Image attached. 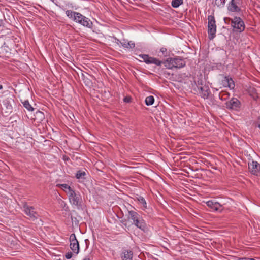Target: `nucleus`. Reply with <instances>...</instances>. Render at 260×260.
Listing matches in <instances>:
<instances>
[{
  "label": "nucleus",
  "instance_id": "obj_13",
  "mask_svg": "<svg viewBox=\"0 0 260 260\" xmlns=\"http://www.w3.org/2000/svg\"><path fill=\"white\" fill-rule=\"evenodd\" d=\"M173 66L175 68H181L186 64L185 61L181 57H177L173 58Z\"/></svg>",
  "mask_w": 260,
  "mask_h": 260
},
{
  "label": "nucleus",
  "instance_id": "obj_23",
  "mask_svg": "<svg viewBox=\"0 0 260 260\" xmlns=\"http://www.w3.org/2000/svg\"><path fill=\"white\" fill-rule=\"evenodd\" d=\"M226 0H213L215 5L218 7H223L225 3Z\"/></svg>",
  "mask_w": 260,
  "mask_h": 260
},
{
  "label": "nucleus",
  "instance_id": "obj_11",
  "mask_svg": "<svg viewBox=\"0 0 260 260\" xmlns=\"http://www.w3.org/2000/svg\"><path fill=\"white\" fill-rule=\"evenodd\" d=\"M240 105V101L235 98H232L229 101L226 103V107L229 109H236Z\"/></svg>",
  "mask_w": 260,
  "mask_h": 260
},
{
  "label": "nucleus",
  "instance_id": "obj_24",
  "mask_svg": "<svg viewBox=\"0 0 260 260\" xmlns=\"http://www.w3.org/2000/svg\"><path fill=\"white\" fill-rule=\"evenodd\" d=\"M183 4V0H172L171 4L173 7L178 8Z\"/></svg>",
  "mask_w": 260,
  "mask_h": 260
},
{
  "label": "nucleus",
  "instance_id": "obj_1",
  "mask_svg": "<svg viewBox=\"0 0 260 260\" xmlns=\"http://www.w3.org/2000/svg\"><path fill=\"white\" fill-rule=\"evenodd\" d=\"M139 57L147 64H154L159 66L163 63L167 69H172L174 68L173 58H169L163 62L162 61L156 58L150 57L147 54H141L139 55Z\"/></svg>",
  "mask_w": 260,
  "mask_h": 260
},
{
  "label": "nucleus",
  "instance_id": "obj_20",
  "mask_svg": "<svg viewBox=\"0 0 260 260\" xmlns=\"http://www.w3.org/2000/svg\"><path fill=\"white\" fill-rule=\"evenodd\" d=\"M138 201L140 205H141L142 210H145L147 208V203L145 199L142 196H139L137 198Z\"/></svg>",
  "mask_w": 260,
  "mask_h": 260
},
{
  "label": "nucleus",
  "instance_id": "obj_18",
  "mask_svg": "<svg viewBox=\"0 0 260 260\" xmlns=\"http://www.w3.org/2000/svg\"><path fill=\"white\" fill-rule=\"evenodd\" d=\"M57 186L62 189L67 193V196L74 190L67 184H57Z\"/></svg>",
  "mask_w": 260,
  "mask_h": 260
},
{
  "label": "nucleus",
  "instance_id": "obj_25",
  "mask_svg": "<svg viewBox=\"0 0 260 260\" xmlns=\"http://www.w3.org/2000/svg\"><path fill=\"white\" fill-rule=\"evenodd\" d=\"M85 175L86 173L85 171L80 170L77 172L76 177L77 179H84Z\"/></svg>",
  "mask_w": 260,
  "mask_h": 260
},
{
  "label": "nucleus",
  "instance_id": "obj_26",
  "mask_svg": "<svg viewBox=\"0 0 260 260\" xmlns=\"http://www.w3.org/2000/svg\"><path fill=\"white\" fill-rule=\"evenodd\" d=\"M160 52L162 53V55L164 56H167L168 55L167 49L165 47L161 48L160 49Z\"/></svg>",
  "mask_w": 260,
  "mask_h": 260
},
{
  "label": "nucleus",
  "instance_id": "obj_8",
  "mask_svg": "<svg viewBox=\"0 0 260 260\" xmlns=\"http://www.w3.org/2000/svg\"><path fill=\"white\" fill-rule=\"evenodd\" d=\"M23 211L31 219L33 220L37 219L39 215L38 213L35 211L34 207L28 206L26 204L23 206Z\"/></svg>",
  "mask_w": 260,
  "mask_h": 260
},
{
  "label": "nucleus",
  "instance_id": "obj_16",
  "mask_svg": "<svg viewBox=\"0 0 260 260\" xmlns=\"http://www.w3.org/2000/svg\"><path fill=\"white\" fill-rule=\"evenodd\" d=\"M228 10L231 12H239L240 9L237 6L236 0H231L228 6Z\"/></svg>",
  "mask_w": 260,
  "mask_h": 260
},
{
  "label": "nucleus",
  "instance_id": "obj_30",
  "mask_svg": "<svg viewBox=\"0 0 260 260\" xmlns=\"http://www.w3.org/2000/svg\"><path fill=\"white\" fill-rule=\"evenodd\" d=\"M225 95H226L227 96H230V94L229 93H225Z\"/></svg>",
  "mask_w": 260,
  "mask_h": 260
},
{
  "label": "nucleus",
  "instance_id": "obj_2",
  "mask_svg": "<svg viewBox=\"0 0 260 260\" xmlns=\"http://www.w3.org/2000/svg\"><path fill=\"white\" fill-rule=\"evenodd\" d=\"M68 199L71 205L78 210L82 209L83 207V200L81 193L79 191L73 190L68 195Z\"/></svg>",
  "mask_w": 260,
  "mask_h": 260
},
{
  "label": "nucleus",
  "instance_id": "obj_32",
  "mask_svg": "<svg viewBox=\"0 0 260 260\" xmlns=\"http://www.w3.org/2000/svg\"><path fill=\"white\" fill-rule=\"evenodd\" d=\"M250 260H255V259L251 258V259H250Z\"/></svg>",
  "mask_w": 260,
  "mask_h": 260
},
{
  "label": "nucleus",
  "instance_id": "obj_29",
  "mask_svg": "<svg viewBox=\"0 0 260 260\" xmlns=\"http://www.w3.org/2000/svg\"><path fill=\"white\" fill-rule=\"evenodd\" d=\"M83 260H90V258L89 257H85L84 259H83Z\"/></svg>",
  "mask_w": 260,
  "mask_h": 260
},
{
  "label": "nucleus",
  "instance_id": "obj_3",
  "mask_svg": "<svg viewBox=\"0 0 260 260\" xmlns=\"http://www.w3.org/2000/svg\"><path fill=\"white\" fill-rule=\"evenodd\" d=\"M196 93L199 94L204 99H207L211 93L209 86L202 80H198L193 88Z\"/></svg>",
  "mask_w": 260,
  "mask_h": 260
},
{
  "label": "nucleus",
  "instance_id": "obj_4",
  "mask_svg": "<svg viewBox=\"0 0 260 260\" xmlns=\"http://www.w3.org/2000/svg\"><path fill=\"white\" fill-rule=\"evenodd\" d=\"M128 218L133 221V224L142 230L146 228V223L142 217L134 211H128Z\"/></svg>",
  "mask_w": 260,
  "mask_h": 260
},
{
  "label": "nucleus",
  "instance_id": "obj_12",
  "mask_svg": "<svg viewBox=\"0 0 260 260\" xmlns=\"http://www.w3.org/2000/svg\"><path fill=\"white\" fill-rule=\"evenodd\" d=\"M120 257L121 260H132L133 252L131 250L123 249L120 253Z\"/></svg>",
  "mask_w": 260,
  "mask_h": 260
},
{
  "label": "nucleus",
  "instance_id": "obj_7",
  "mask_svg": "<svg viewBox=\"0 0 260 260\" xmlns=\"http://www.w3.org/2000/svg\"><path fill=\"white\" fill-rule=\"evenodd\" d=\"M75 22L89 28H91L92 27L93 23L90 19L84 16L81 13L79 15V17L77 18Z\"/></svg>",
  "mask_w": 260,
  "mask_h": 260
},
{
  "label": "nucleus",
  "instance_id": "obj_21",
  "mask_svg": "<svg viewBox=\"0 0 260 260\" xmlns=\"http://www.w3.org/2000/svg\"><path fill=\"white\" fill-rule=\"evenodd\" d=\"M23 106L29 111H33L34 109L30 104L28 100H25L22 102Z\"/></svg>",
  "mask_w": 260,
  "mask_h": 260
},
{
  "label": "nucleus",
  "instance_id": "obj_5",
  "mask_svg": "<svg viewBox=\"0 0 260 260\" xmlns=\"http://www.w3.org/2000/svg\"><path fill=\"white\" fill-rule=\"evenodd\" d=\"M225 22L231 21L232 26L235 31L241 32L245 29V25L242 20L238 17H235L233 19L230 18H225Z\"/></svg>",
  "mask_w": 260,
  "mask_h": 260
},
{
  "label": "nucleus",
  "instance_id": "obj_9",
  "mask_svg": "<svg viewBox=\"0 0 260 260\" xmlns=\"http://www.w3.org/2000/svg\"><path fill=\"white\" fill-rule=\"evenodd\" d=\"M206 204L212 211L221 212L223 210L222 205L215 200L208 201Z\"/></svg>",
  "mask_w": 260,
  "mask_h": 260
},
{
  "label": "nucleus",
  "instance_id": "obj_22",
  "mask_svg": "<svg viewBox=\"0 0 260 260\" xmlns=\"http://www.w3.org/2000/svg\"><path fill=\"white\" fill-rule=\"evenodd\" d=\"M154 98L152 95L147 96L145 99V104L147 106L152 105L154 103Z\"/></svg>",
  "mask_w": 260,
  "mask_h": 260
},
{
  "label": "nucleus",
  "instance_id": "obj_15",
  "mask_svg": "<svg viewBox=\"0 0 260 260\" xmlns=\"http://www.w3.org/2000/svg\"><path fill=\"white\" fill-rule=\"evenodd\" d=\"M80 13L75 12V11H72L71 10H67L66 11V14L67 16L73 20L75 22L76 21L77 18L79 17V15H80Z\"/></svg>",
  "mask_w": 260,
  "mask_h": 260
},
{
  "label": "nucleus",
  "instance_id": "obj_10",
  "mask_svg": "<svg viewBox=\"0 0 260 260\" xmlns=\"http://www.w3.org/2000/svg\"><path fill=\"white\" fill-rule=\"evenodd\" d=\"M70 248L76 254L79 252V244L75 234H72L70 236Z\"/></svg>",
  "mask_w": 260,
  "mask_h": 260
},
{
  "label": "nucleus",
  "instance_id": "obj_14",
  "mask_svg": "<svg viewBox=\"0 0 260 260\" xmlns=\"http://www.w3.org/2000/svg\"><path fill=\"white\" fill-rule=\"evenodd\" d=\"M249 169L252 174L256 175L260 170V165L257 161H252L251 163L249 164Z\"/></svg>",
  "mask_w": 260,
  "mask_h": 260
},
{
  "label": "nucleus",
  "instance_id": "obj_27",
  "mask_svg": "<svg viewBox=\"0 0 260 260\" xmlns=\"http://www.w3.org/2000/svg\"><path fill=\"white\" fill-rule=\"evenodd\" d=\"M72 256H73V254L71 252H67L65 255L66 258L68 259L71 258Z\"/></svg>",
  "mask_w": 260,
  "mask_h": 260
},
{
  "label": "nucleus",
  "instance_id": "obj_31",
  "mask_svg": "<svg viewBox=\"0 0 260 260\" xmlns=\"http://www.w3.org/2000/svg\"><path fill=\"white\" fill-rule=\"evenodd\" d=\"M2 89H3V86L1 84H0V90Z\"/></svg>",
  "mask_w": 260,
  "mask_h": 260
},
{
  "label": "nucleus",
  "instance_id": "obj_6",
  "mask_svg": "<svg viewBox=\"0 0 260 260\" xmlns=\"http://www.w3.org/2000/svg\"><path fill=\"white\" fill-rule=\"evenodd\" d=\"M208 34L210 40H212L215 37L216 32V26L215 21L213 16H208Z\"/></svg>",
  "mask_w": 260,
  "mask_h": 260
},
{
  "label": "nucleus",
  "instance_id": "obj_17",
  "mask_svg": "<svg viewBox=\"0 0 260 260\" xmlns=\"http://www.w3.org/2000/svg\"><path fill=\"white\" fill-rule=\"evenodd\" d=\"M223 82L225 86H228L231 89H234L235 84L232 78L225 77Z\"/></svg>",
  "mask_w": 260,
  "mask_h": 260
},
{
  "label": "nucleus",
  "instance_id": "obj_28",
  "mask_svg": "<svg viewBox=\"0 0 260 260\" xmlns=\"http://www.w3.org/2000/svg\"><path fill=\"white\" fill-rule=\"evenodd\" d=\"M131 100V98L130 97H125L123 99V101L125 103H129L130 102Z\"/></svg>",
  "mask_w": 260,
  "mask_h": 260
},
{
  "label": "nucleus",
  "instance_id": "obj_33",
  "mask_svg": "<svg viewBox=\"0 0 260 260\" xmlns=\"http://www.w3.org/2000/svg\"><path fill=\"white\" fill-rule=\"evenodd\" d=\"M246 260H250V259H246Z\"/></svg>",
  "mask_w": 260,
  "mask_h": 260
},
{
  "label": "nucleus",
  "instance_id": "obj_19",
  "mask_svg": "<svg viewBox=\"0 0 260 260\" xmlns=\"http://www.w3.org/2000/svg\"><path fill=\"white\" fill-rule=\"evenodd\" d=\"M120 44L124 48L126 49H133L135 47V43L132 41L127 42L125 40H123L122 42H120Z\"/></svg>",
  "mask_w": 260,
  "mask_h": 260
}]
</instances>
